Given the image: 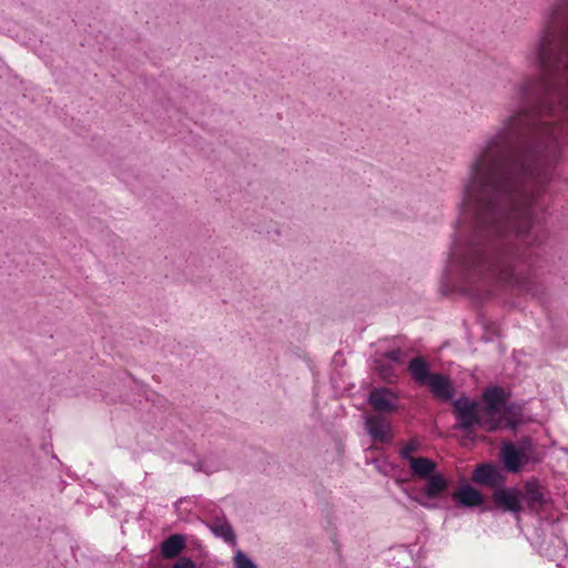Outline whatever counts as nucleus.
I'll return each mask as SVG.
<instances>
[{
  "label": "nucleus",
  "instance_id": "f257e3e1",
  "mask_svg": "<svg viewBox=\"0 0 568 568\" xmlns=\"http://www.w3.org/2000/svg\"><path fill=\"white\" fill-rule=\"evenodd\" d=\"M539 73L506 97L462 185L450 272H534L547 233L538 229L550 166L568 135V0H547L523 53Z\"/></svg>",
  "mask_w": 568,
  "mask_h": 568
},
{
  "label": "nucleus",
  "instance_id": "f03ea898",
  "mask_svg": "<svg viewBox=\"0 0 568 568\" xmlns=\"http://www.w3.org/2000/svg\"><path fill=\"white\" fill-rule=\"evenodd\" d=\"M454 415L457 420L456 429L470 433L475 427L481 428L483 418L480 416V408L476 400L468 396H460L452 400Z\"/></svg>",
  "mask_w": 568,
  "mask_h": 568
},
{
  "label": "nucleus",
  "instance_id": "7ed1b4c3",
  "mask_svg": "<svg viewBox=\"0 0 568 568\" xmlns=\"http://www.w3.org/2000/svg\"><path fill=\"white\" fill-rule=\"evenodd\" d=\"M491 501L496 509L501 513L513 514L516 518L519 514L525 511V506L521 500V489L516 486H499L493 490Z\"/></svg>",
  "mask_w": 568,
  "mask_h": 568
},
{
  "label": "nucleus",
  "instance_id": "20e7f679",
  "mask_svg": "<svg viewBox=\"0 0 568 568\" xmlns=\"http://www.w3.org/2000/svg\"><path fill=\"white\" fill-rule=\"evenodd\" d=\"M521 500L525 506V511L530 514H539L549 501L545 494L544 487L536 480H528L521 489Z\"/></svg>",
  "mask_w": 568,
  "mask_h": 568
},
{
  "label": "nucleus",
  "instance_id": "39448f33",
  "mask_svg": "<svg viewBox=\"0 0 568 568\" xmlns=\"http://www.w3.org/2000/svg\"><path fill=\"white\" fill-rule=\"evenodd\" d=\"M367 403L379 414H392L398 410V396L388 387H375L367 397Z\"/></svg>",
  "mask_w": 568,
  "mask_h": 568
},
{
  "label": "nucleus",
  "instance_id": "423d86ee",
  "mask_svg": "<svg viewBox=\"0 0 568 568\" xmlns=\"http://www.w3.org/2000/svg\"><path fill=\"white\" fill-rule=\"evenodd\" d=\"M471 479L474 483L481 486H487L494 490L505 484V476L496 466L491 464L477 465L473 471Z\"/></svg>",
  "mask_w": 568,
  "mask_h": 568
},
{
  "label": "nucleus",
  "instance_id": "0eeeda50",
  "mask_svg": "<svg viewBox=\"0 0 568 568\" xmlns=\"http://www.w3.org/2000/svg\"><path fill=\"white\" fill-rule=\"evenodd\" d=\"M507 413L508 406L485 404L480 408L481 428L486 432L499 429Z\"/></svg>",
  "mask_w": 568,
  "mask_h": 568
},
{
  "label": "nucleus",
  "instance_id": "6e6552de",
  "mask_svg": "<svg viewBox=\"0 0 568 568\" xmlns=\"http://www.w3.org/2000/svg\"><path fill=\"white\" fill-rule=\"evenodd\" d=\"M427 386H429V390L435 398L440 400H453L455 387L447 376L443 374H434L427 383Z\"/></svg>",
  "mask_w": 568,
  "mask_h": 568
},
{
  "label": "nucleus",
  "instance_id": "1a4fd4ad",
  "mask_svg": "<svg viewBox=\"0 0 568 568\" xmlns=\"http://www.w3.org/2000/svg\"><path fill=\"white\" fill-rule=\"evenodd\" d=\"M365 429L375 442L387 443L392 438L386 420L379 415L367 416Z\"/></svg>",
  "mask_w": 568,
  "mask_h": 568
},
{
  "label": "nucleus",
  "instance_id": "9d476101",
  "mask_svg": "<svg viewBox=\"0 0 568 568\" xmlns=\"http://www.w3.org/2000/svg\"><path fill=\"white\" fill-rule=\"evenodd\" d=\"M452 497L458 505L470 508L480 506L485 501L483 494L468 484L460 486Z\"/></svg>",
  "mask_w": 568,
  "mask_h": 568
},
{
  "label": "nucleus",
  "instance_id": "9b49d317",
  "mask_svg": "<svg viewBox=\"0 0 568 568\" xmlns=\"http://www.w3.org/2000/svg\"><path fill=\"white\" fill-rule=\"evenodd\" d=\"M207 527L215 537L223 539L229 545H236V535L225 517L212 518Z\"/></svg>",
  "mask_w": 568,
  "mask_h": 568
},
{
  "label": "nucleus",
  "instance_id": "f8f14e48",
  "mask_svg": "<svg viewBox=\"0 0 568 568\" xmlns=\"http://www.w3.org/2000/svg\"><path fill=\"white\" fill-rule=\"evenodd\" d=\"M500 459L508 471L517 473L524 464L525 455L514 444L509 443L503 447Z\"/></svg>",
  "mask_w": 568,
  "mask_h": 568
},
{
  "label": "nucleus",
  "instance_id": "ddd939ff",
  "mask_svg": "<svg viewBox=\"0 0 568 568\" xmlns=\"http://www.w3.org/2000/svg\"><path fill=\"white\" fill-rule=\"evenodd\" d=\"M408 372L415 383L427 385L434 374L430 373L429 364L424 357L417 356L410 359Z\"/></svg>",
  "mask_w": 568,
  "mask_h": 568
},
{
  "label": "nucleus",
  "instance_id": "4468645a",
  "mask_svg": "<svg viewBox=\"0 0 568 568\" xmlns=\"http://www.w3.org/2000/svg\"><path fill=\"white\" fill-rule=\"evenodd\" d=\"M425 486L420 489V495L427 498H437L445 494L448 488V481L443 474L435 473L426 478Z\"/></svg>",
  "mask_w": 568,
  "mask_h": 568
},
{
  "label": "nucleus",
  "instance_id": "2eb2a0df",
  "mask_svg": "<svg viewBox=\"0 0 568 568\" xmlns=\"http://www.w3.org/2000/svg\"><path fill=\"white\" fill-rule=\"evenodd\" d=\"M185 548V537L180 534L171 535L161 545V554L166 559L175 558Z\"/></svg>",
  "mask_w": 568,
  "mask_h": 568
},
{
  "label": "nucleus",
  "instance_id": "dca6fc26",
  "mask_svg": "<svg viewBox=\"0 0 568 568\" xmlns=\"http://www.w3.org/2000/svg\"><path fill=\"white\" fill-rule=\"evenodd\" d=\"M414 476L426 479L435 474L436 463L427 457L410 458L409 463Z\"/></svg>",
  "mask_w": 568,
  "mask_h": 568
},
{
  "label": "nucleus",
  "instance_id": "f3484780",
  "mask_svg": "<svg viewBox=\"0 0 568 568\" xmlns=\"http://www.w3.org/2000/svg\"><path fill=\"white\" fill-rule=\"evenodd\" d=\"M509 398V393L499 386L488 387L483 393V399L485 404H494V405H505L507 406V400Z\"/></svg>",
  "mask_w": 568,
  "mask_h": 568
},
{
  "label": "nucleus",
  "instance_id": "a211bd4d",
  "mask_svg": "<svg viewBox=\"0 0 568 568\" xmlns=\"http://www.w3.org/2000/svg\"><path fill=\"white\" fill-rule=\"evenodd\" d=\"M235 568H257L255 562L242 550H237L233 557Z\"/></svg>",
  "mask_w": 568,
  "mask_h": 568
},
{
  "label": "nucleus",
  "instance_id": "6ab92c4d",
  "mask_svg": "<svg viewBox=\"0 0 568 568\" xmlns=\"http://www.w3.org/2000/svg\"><path fill=\"white\" fill-rule=\"evenodd\" d=\"M376 369L379 372L381 376L388 382H392L394 378H396L395 372L390 365L376 362Z\"/></svg>",
  "mask_w": 568,
  "mask_h": 568
},
{
  "label": "nucleus",
  "instance_id": "aec40b11",
  "mask_svg": "<svg viewBox=\"0 0 568 568\" xmlns=\"http://www.w3.org/2000/svg\"><path fill=\"white\" fill-rule=\"evenodd\" d=\"M404 493L407 495V497L410 500L416 501L417 504H419L422 507H424L426 509H436L438 507L436 503H430L428 500H425L423 498V495H420V496L412 495L410 493H408L407 489H404Z\"/></svg>",
  "mask_w": 568,
  "mask_h": 568
},
{
  "label": "nucleus",
  "instance_id": "412c9836",
  "mask_svg": "<svg viewBox=\"0 0 568 568\" xmlns=\"http://www.w3.org/2000/svg\"><path fill=\"white\" fill-rule=\"evenodd\" d=\"M417 450V443L415 440L408 442L400 450V456L410 463V458H414L412 454Z\"/></svg>",
  "mask_w": 568,
  "mask_h": 568
},
{
  "label": "nucleus",
  "instance_id": "4be33fe9",
  "mask_svg": "<svg viewBox=\"0 0 568 568\" xmlns=\"http://www.w3.org/2000/svg\"><path fill=\"white\" fill-rule=\"evenodd\" d=\"M384 356L389 359L390 362H394V363H404V357H405V354L404 352H402L400 349L396 348V349H392V351H388L384 354Z\"/></svg>",
  "mask_w": 568,
  "mask_h": 568
},
{
  "label": "nucleus",
  "instance_id": "5701e85b",
  "mask_svg": "<svg viewBox=\"0 0 568 568\" xmlns=\"http://www.w3.org/2000/svg\"><path fill=\"white\" fill-rule=\"evenodd\" d=\"M173 568H196L195 564L190 558H182Z\"/></svg>",
  "mask_w": 568,
  "mask_h": 568
},
{
  "label": "nucleus",
  "instance_id": "b1692460",
  "mask_svg": "<svg viewBox=\"0 0 568 568\" xmlns=\"http://www.w3.org/2000/svg\"><path fill=\"white\" fill-rule=\"evenodd\" d=\"M506 426L514 429L516 427V423L513 420H509V422H507Z\"/></svg>",
  "mask_w": 568,
  "mask_h": 568
}]
</instances>
